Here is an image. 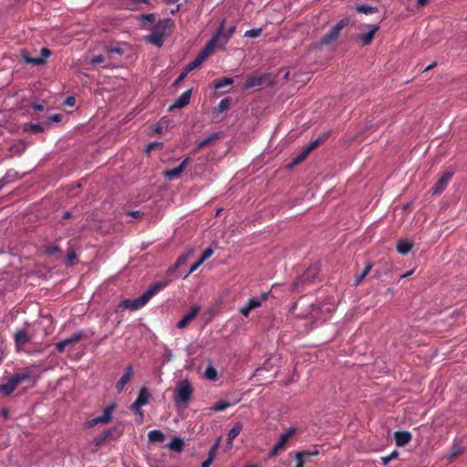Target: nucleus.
<instances>
[{"label":"nucleus","mask_w":467,"mask_h":467,"mask_svg":"<svg viewBox=\"0 0 467 467\" xmlns=\"http://www.w3.org/2000/svg\"><path fill=\"white\" fill-rule=\"evenodd\" d=\"M175 28V23L171 18H164L159 20L158 23L152 26L150 34L145 36V40L158 47H161L164 41L169 37Z\"/></svg>","instance_id":"nucleus-1"},{"label":"nucleus","mask_w":467,"mask_h":467,"mask_svg":"<svg viewBox=\"0 0 467 467\" xmlns=\"http://www.w3.org/2000/svg\"><path fill=\"white\" fill-rule=\"evenodd\" d=\"M170 282V280L157 282L150 285L140 296L135 299H124L119 306L126 309L138 310L143 307L154 295L167 287Z\"/></svg>","instance_id":"nucleus-2"},{"label":"nucleus","mask_w":467,"mask_h":467,"mask_svg":"<svg viewBox=\"0 0 467 467\" xmlns=\"http://www.w3.org/2000/svg\"><path fill=\"white\" fill-rule=\"evenodd\" d=\"M33 367L26 368L13 374L6 383L0 384V395L7 397L11 395L18 385L34 379Z\"/></svg>","instance_id":"nucleus-3"},{"label":"nucleus","mask_w":467,"mask_h":467,"mask_svg":"<svg viewBox=\"0 0 467 467\" xmlns=\"http://www.w3.org/2000/svg\"><path fill=\"white\" fill-rule=\"evenodd\" d=\"M192 392L193 389L188 379L178 381L173 394L175 405L180 408H187Z\"/></svg>","instance_id":"nucleus-4"},{"label":"nucleus","mask_w":467,"mask_h":467,"mask_svg":"<svg viewBox=\"0 0 467 467\" xmlns=\"http://www.w3.org/2000/svg\"><path fill=\"white\" fill-rule=\"evenodd\" d=\"M349 24V19L348 17H345L341 19L339 22H337L327 34H325L321 40L320 44L322 46H329L333 42H335L337 37L339 36V34L341 30L347 26Z\"/></svg>","instance_id":"nucleus-5"},{"label":"nucleus","mask_w":467,"mask_h":467,"mask_svg":"<svg viewBox=\"0 0 467 467\" xmlns=\"http://www.w3.org/2000/svg\"><path fill=\"white\" fill-rule=\"evenodd\" d=\"M271 292H264L258 297H253L248 300L246 305H244L241 309L240 313L244 317H247L250 315V312L257 307H260L263 302L266 301L270 296Z\"/></svg>","instance_id":"nucleus-6"},{"label":"nucleus","mask_w":467,"mask_h":467,"mask_svg":"<svg viewBox=\"0 0 467 467\" xmlns=\"http://www.w3.org/2000/svg\"><path fill=\"white\" fill-rule=\"evenodd\" d=\"M296 433V429L291 427L286 430L285 432H284L276 444L273 447L271 451L269 452V458H274L276 455L280 453V451H284L285 449L286 443L288 440Z\"/></svg>","instance_id":"nucleus-7"},{"label":"nucleus","mask_w":467,"mask_h":467,"mask_svg":"<svg viewBox=\"0 0 467 467\" xmlns=\"http://www.w3.org/2000/svg\"><path fill=\"white\" fill-rule=\"evenodd\" d=\"M116 409V405L112 404L106 407L101 416L95 417L86 422L88 428H92L98 424H108L112 419V413Z\"/></svg>","instance_id":"nucleus-8"},{"label":"nucleus","mask_w":467,"mask_h":467,"mask_svg":"<svg viewBox=\"0 0 467 467\" xmlns=\"http://www.w3.org/2000/svg\"><path fill=\"white\" fill-rule=\"evenodd\" d=\"M225 20H223L215 32V36H219L221 41V48L224 49L227 42L236 30L235 26H231L228 29L224 28Z\"/></svg>","instance_id":"nucleus-9"},{"label":"nucleus","mask_w":467,"mask_h":467,"mask_svg":"<svg viewBox=\"0 0 467 467\" xmlns=\"http://www.w3.org/2000/svg\"><path fill=\"white\" fill-rule=\"evenodd\" d=\"M215 47H221L219 36H213L204 47L198 54L203 60H206L214 51Z\"/></svg>","instance_id":"nucleus-10"},{"label":"nucleus","mask_w":467,"mask_h":467,"mask_svg":"<svg viewBox=\"0 0 467 467\" xmlns=\"http://www.w3.org/2000/svg\"><path fill=\"white\" fill-rule=\"evenodd\" d=\"M453 173V171H446L445 172H443V174L441 176V178L438 180L435 186L431 190L433 195H439L446 189L449 182L452 178Z\"/></svg>","instance_id":"nucleus-11"},{"label":"nucleus","mask_w":467,"mask_h":467,"mask_svg":"<svg viewBox=\"0 0 467 467\" xmlns=\"http://www.w3.org/2000/svg\"><path fill=\"white\" fill-rule=\"evenodd\" d=\"M190 161H191V159L189 157L185 158L178 167L164 171V172H163L164 177L168 180H173V179L179 178L181 176V174L185 171V169L189 165Z\"/></svg>","instance_id":"nucleus-12"},{"label":"nucleus","mask_w":467,"mask_h":467,"mask_svg":"<svg viewBox=\"0 0 467 467\" xmlns=\"http://www.w3.org/2000/svg\"><path fill=\"white\" fill-rule=\"evenodd\" d=\"M200 309V306H192L190 311L177 323L176 327L180 329L185 328L197 317Z\"/></svg>","instance_id":"nucleus-13"},{"label":"nucleus","mask_w":467,"mask_h":467,"mask_svg":"<svg viewBox=\"0 0 467 467\" xmlns=\"http://www.w3.org/2000/svg\"><path fill=\"white\" fill-rule=\"evenodd\" d=\"M132 375H133V368L131 365H129L126 367L124 374L121 376V378L116 383V389L118 391V393H121L124 390L125 386L130 380Z\"/></svg>","instance_id":"nucleus-14"},{"label":"nucleus","mask_w":467,"mask_h":467,"mask_svg":"<svg viewBox=\"0 0 467 467\" xmlns=\"http://www.w3.org/2000/svg\"><path fill=\"white\" fill-rule=\"evenodd\" d=\"M31 337L28 335L26 328L18 329L14 335V341L17 349L21 348L27 342H29Z\"/></svg>","instance_id":"nucleus-15"},{"label":"nucleus","mask_w":467,"mask_h":467,"mask_svg":"<svg viewBox=\"0 0 467 467\" xmlns=\"http://www.w3.org/2000/svg\"><path fill=\"white\" fill-rule=\"evenodd\" d=\"M191 96H192V90L191 89L182 92L176 99V100L174 101V103L171 107V109H182L185 106H187L189 104V102H190Z\"/></svg>","instance_id":"nucleus-16"},{"label":"nucleus","mask_w":467,"mask_h":467,"mask_svg":"<svg viewBox=\"0 0 467 467\" xmlns=\"http://www.w3.org/2000/svg\"><path fill=\"white\" fill-rule=\"evenodd\" d=\"M120 431L119 430L118 427H114L112 429H108V430H105L101 436L98 437L95 439V444L97 446H100L102 445L109 438H112L114 434H117V435H119L120 434Z\"/></svg>","instance_id":"nucleus-17"},{"label":"nucleus","mask_w":467,"mask_h":467,"mask_svg":"<svg viewBox=\"0 0 467 467\" xmlns=\"http://www.w3.org/2000/svg\"><path fill=\"white\" fill-rule=\"evenodd\" d=\"M394 437L398 447H403L411 441V433L405 431H396Z\"/></svg>","instance_id":"nucleus-18"},{"label":"nucleus","mask_w":467,"mask_h":467,"mask_svg":"<svg viewBox=\"0 0 467 467\" xmlns=\"http://www.w3.org/2000/svg\"><path fill=\"white\" fill-rule=\"evenodd\" d=\"M379 30V25H373L371 26L370 31L365 34H361L358 36V38L362 42L364 46H368L371 44V42L374 39L375 34Z\"/></svg>","instance_id":"nucleus-19"},{"label":"nucleus","mask_w":467,"mask_h":467,"mask_svg":"<svg viewBox=\"0 0 467 467\" xmlns=\"http://www.w3.org/2000/svg\"><path fill=\"white\" fill-rule=\"evenodd\" d=\"M150 398V394L149 392V389L146 387H142L140 389L138 397L135 400L136 405H139V406L147 405L149 403Z\"/></svg>","instance_id":"nucleus-20"},{"label":"nucleus","mask_w":467,"mask_h":467,"mask_svg":"<svg viewBox=\"0 0 467 467\" xmlns=\"http://www.w3.org/2000/svg\"><path fill=\"white\" fill-rule=\"evenodd\" d=\"M221 136H222L221 132H213L206 139H203V140L198 141L197 150H201V149H203V148L211 145L213 141L220 139Z\"/></svg>","instance_id":"nucleus-21"},{"label":"nucleus","mask_w":467,"mask_h":467,"mask_svg":"<svg viewBox=\"0 0 467 467\" xmlns=\"http://www.w3.org/2000/svg\"><path fill=\"white\" fill-rule=\"evenodd\" d=\"M243 430V424L236 422L227 434V442L232 445L233 441L240 434Z\"/></svg>","instance_id":"nucleus-22"},{"label":"nucleus","mask_w":467,"mask_h":467,"mask_svg":"<svg viewBox=\"0 0 467 467\" xmlns=\"http://www.w3.org/2000/svg\"><path fill=\"white\" fill-rule=\"evenodd\" d=\"M412 248V243L408 240H400L397 243V250L400 254H407Z\"/></svg>","instance_id":"nucleus-23"},{"label":"nucleus","mask_w":467,"mask_h":467,"mask_svg":"<svg viewBox=\"0 0 467 467\" xmlns=\"http://www.w3.org/2000/svg\"><path fill=\"white\" fill-rule=\"evenodd\" d=\"M263 81H264L263 76H251L246 79L244 87V88H251L255 86L262 85Z\"/></svg>","instance_id":"nucleus-24"},{"label":"nucleus","mask_w":467,"mask_h":467,"mask_svg":"<svg viewBox=\"0 0 467 467\" xmlns=\"http://www.w3.org/2000/svg\"><path fill=\"white\" fill-rule=\"evenodd\" d=\"M148 438L151 442H162L165 440V435L160 430H152L148 433Z\"/></svg>","instance_id":"nucleus-25"},{"label":"nucleus","mask_w":467,"mask_h":467,"mask_svg":"<svg viewBox=\"0 0 467 467\" xmlns=\"http://www.w3.org/2000/svg\"><path fill=\"white\" fill-rule=\"evenodd\" d=\"M372 266H373L372 263H370V262L367 263V265H365L363 271L360 274L356 275V277H355V285H359L363 281V279L367 276V275L371 270Z\"/></svg>","instance_id":"nucleus-26"},{"label":"nucleus","mask_w":467,"mask_h":467,"mask_svg":"<svg viewBox=\"0 0 467 467\" xmlns=\"http://www.w3.org/2000/svg\"><path fill=\"white\" fill-rule=\"evenodd\" d=\"M355 10L358 13L365 14V15L374 14L379 11L376 6H370L368 5H358L355 7Z\"/></svg>","instance_id":"nucleus-27"},{"label":"nucleus","mask_w":467,"mask_h":467,"mask_svg":"<svg viewBox=\"0 0 467 467\" xmlns=\"http://www.w3.org/2000/svg\"><path fill=\"white\" fill-rule=\"evenodd\" d=\"M168 448L176 452H181L183 449V441L180 438H173L168 444Z\"/></svg>","instance_id":"nucleus-28"},{"label":"nucleus","mask_w":467,"mask_h":467,"mask_svg":"<svg viewBox=\"0 0 467 467\" xmlns=\"http://www.w3.org/2000/svg\"><path fill=\"white\" fill-rule=\"evenodd\" d=\"M22 57L27 64H32L34 66L44 65L43 58L31 57L28 53H24Z\"/></svg>","instance_id":"nucleus-29"},{"label":"nucleus","mask_w":467,"mask_h":467,"mask_svg":"<svg viewBox=\"0 0 467 467\" xmlns=\"http://www.w3.org/2000/svg\"><path fill=\"white\" fill-rule=\"evenodd\" d=\"M205 60H203L199 55H197V57L194 58L193 61H192L191 63H189L185 68L187 69V71L191 72L192 70H194L195 68L199 67Z\"/></svg>","instance_id":"nucleus-30"},{"label":"nucleus","mask_w":467,"mask_h":467,"mask_svg":"<svg viewBox=\"0 0 467 467\" xmlns=\"http://www.w3.org/2000/svg\"><path fill=\"white\" fill-rule=\"evenodd\" d=\"M318 454L319 451L317 449H315L313 451H301L296 453V458H303L304 460H306V458L308 457L317 456Z\"/></svg>","instance_id":"nucleus-31"},{"label":"nucleus","mask_w":467,"mask_h":467,"mask_svg":"<svg viewBox=\"0 0 467 467\" xmlns=\"http://www.w3.org/2000/svg\"><path fill=\"white\" fill-rule=\"evenodd\" d=\"M233 404L230 402H227L225 400H219L211 408L213 411H223L229 407H231Z\"/></svg>","instance_id":"nucleus-32"},{"label":"nucleus","mask_w":467,"mask_h":467,"mask_svg":"<svg viewBox=\"0 0 467 467\" xmlns=\"http://www.w3.org/2000/svg\"><path fill=\"white\" fill-rule=\"evenodd\" d=\"M233 83H234V79L232 78H223L221 79H218L214 83V88L216 89H221V88H224L225 86L232 85Z\"/></svg>","instance_id":"nucleus-33"},{"label":"nucleus","mask_w":467,"mask_h":467,"mask_svg":"<svg viewBox=\"0 0 467 467\" xmlns=\"http://www.w3.org/2000/svg\"><path fill=\"white\" fill-rule=\"evenodd\" d=\"M217 445H213L212 450L209 452L208 458L202 463L201 467H210L214 460V453L216 451Z\"/></svg>","instance_id":"nucleus-34"},{"label":"nucleus","mask_w":467,"mask_h":467,"mask_svg":"<svg viewBox=\"0 0 467 467\" xmlns=\"http://www.w3.org/2000/svg\"><path fill=\"white\" fill-rule=\"evenodd\" d=\"M308 152H306V150L304 148L302 151L294 159L293 162L291 163L292 166L299 164L301 161H303L307 156Z\"/></svg>","instance_id":"nucleus-35"},{"label":"nucleus","mask_w":467,"mask_h":467,"mask_svg":"<svg viewBox=\"0 0 467 467\" xmlns=\"http://www.w3.org/2000/svg\"><path fill=\"white\" fill-rule=\"evenodd\" d=\"M205 377L208 379H211V380H215L217 379V371L216 369L212 367V366H209L206 369H205Z\"/></svg>","instance_id":"nucleus-36"},{"label":"nucleus","mask_w":467,"mask_h":467,"mask_svg":"<svg viewBox=\"0 0 467 467\" xmlns=\"http://www.w3.org/2000/svg\"><path fill=\"white\" fill-rule=\"evenodd\" d=\"M322 142H323V139L318 138V139L311 141L306 147H305V149L306 150V152L310 153L317 146H319Z\"/></svg>","instance_id":"nucleus-37"},{"label":"nucleus","mask_w":467,"mask_h":467,"mask_svg":"<svg viewBox=\"0 0 467 467\" xmlns=\"http://www.w3.org/2000/svg\"><path fill=\"white\" fill-rule=\"evenodd\" d=\"M262 32H263L262 28L250 29V30H247L244 33V36H246V37H258V36H261Z\"/></svg>","instance_id":"nucleus-38"},{"label":"nucleus","mask_w":467,"mask_h":467,"mask_svg":"<svg viewBox=\"0 0 467 467\" xmlns=\"http://www.w3.org/2000/svg\"><path fill=\"white\" fill-rule=\"evenodd\" d=\"M26 130L34 132V133H39V132L44 131V128L40 124L31 123V124L27 125Z\"/></svg>","instance_id":"nucleus-39"},{"label":"nucleus","mask_w":467,"mask_h":467,"mask_svg":"<svg viewBox=\"0 0 467 467\" xmlns=\"http://www.w3.org/2000/svg\"><path fill=\"white\" fill-rule=\"evenodd\" d=\"M107 53L109 55L117 54V55H123L124 50L120 47H113L109 46L106 47Z\"/></svg>","instance_id":"nucleus-40"},{"label":"nucleus","mask_w":467,"mask_h":467,"mask_svg":"<svg viewBox=\"0 0 467 467\" xmlns=\"http://www.w3.org/2000/svg\"><path fill=\"white\" fill-rule=\"evenodd\" d=\"M213 254V249L211 248V247H208L206 248L203 253L202 254L201 257L199 258V260L203 263L204 261H206L207 259H209L212 255Z\"/></svg>","instance_id":"nucleus-41"},{"label":"nucleus","mask_w":467,"mask_h":467,"mask_svg":"<svg viewBox=\"0 0 467 467\" xmlns=\"http://www.w3.org/2000/svg\"><path fill=\"white\" fill-rule=\"evenodd\" d=\"M230 107V99L228 98H225V99H223L220 103H219V106H218V110L220 112H223L226 109H228Z\"/></svg>","instance_id":"nucleus-42"},{"label":"nucleus","mask_w":467,"mask_h":467,"mask_svg":"<svg viewBox=\"0 0 467 467\" xmlns=\"http://www.w3.org/2000/svg\"><path fill=\"white\" fill-rule=\"evenodd\" d=\"M60 248L57 245L49 244L45 247V253L51 255L57 252H59Z\"/></svg>","instance_id":"nucleus-43"},{"label":"nucleus","mask_w":467,"mask_h":467,"mask_svg":"<svg viewBox=\"0 0 467 467\" xmlns=\"http://www.w3.org/2000/svg\"><path fill=\"white\" fill-rule=\"evenodd\" d=\"M316 274H317V268L309 267L304 275V279L308 280L310 278H314Z\"/></svg>","instance_id":"nucleus-44"},{"label":"nucleus","mask_w":467,"mask_h":467,"mask_svg":"<svg viewBox=\"0 0 467 467\" xmlns=\"http://www.w3.org/2000/svg\"><path fill=\"white\" fill-rule=\"evenodd\" d=\"M51 55V51L47 47L41 48V56L37 58H43L44 64L47 62V58L49 57Z\"/></svg>","instance_id":"nucleus-45"},{"label":"nucleus","mask_w":467,"mask_h":467,"mask_svg":"<svg viewBox=\"0 0 467 467\" xmlns=\"http://www.w3.org/2000/svg\"><path fill=\"white\" fill-rule=\"evenodd\" d=\"M72 340L77 343L78 342L79 340H81L82 338L86 337V335L84 334V332L82 331H78V332H75L72 336Z\"/></svg>","instance_id":"nucleus-46"},{"label":"nucleus","mask_w":467,"mask_h":467,"mask_svg":"<svg viewBox=\"0 0 467 467\" xmlns=\"http://www.w3.org/2000/svg\"><path fill=\"white\" fill-rule=\"evenodd\" d=\"M72 340L77 343L78 342L79 340H81L82 338L86 337V335L84 334V332L82 331H78V332H75L72 336Z\"/></svg>","instance_id":"nucleus-47"},{"label":"nucleus","mask_w":467,"mask_h":467,"mask_svg":"<svg viewBox=\"0 0 467 467\" xmlns=\"http://www.w3.org/2000/svg\"><path fill=\"white\" fill-rule=\"evenodd\" d=\"M399 453L397 451H393L391 454L386 457H382V462L384 465H387L390 461L397 458Z\"/></svg>","instance_id":"nucleus-48"},{"label":"nucleus","mask_w":467,"mask_h":467,"mask_svg":"<svg viewBox=\"0 0 467 467\" xmlns=\"http://www.w3.org/2000/svg\"><path fill=\"white\" fill-rule=\"evenodd\" d=\"M203 263H202L200 260H198L195 264H193L189 272L185 275L184 278H187L192 273H193L194 271H196L201 265H202Z\"/></svg>","instance_id":"nucleus-49"},{"label":"nucleus","mask_w":467,"mask_h":467,"mask_svg":"<svg viewBox=\"0 0 467 467\" xmlns=\"http://www.w3.org/2000/svg\"><path fill=\"white\" fill-rule=\"evenodd\" d=\"M67 258L70 264H73V262L77 259V254L73 249H69L67 251Z\"/></svg>","instance_id":"nucleus-50"},{"label":"nucleus","mask_w":467,"mask_h":467,"mask_svg":"<svg viewBox=\"0 0 467 467\" xmlns=\"http://www.w3.org/2000/svg\"><path fill=\"white\" fill-rule=\"evenodd\" d=\"M190 72L187 71V69L184 67V69L182 70V72L179 75V77L176 78L175 82H174V85H177L179 84L181 81H182L186 76L189 74Z\"/></svg>","instance_id":"nucleus-51"},{"label":"nucleus","mask_w":467,"mask_h":467,"mask_svg":"<svg viewBox=\"0 0 467 467\" xmlns=\"http://www.w3.org/2000/svg\"><path fill=\"white\" fill-rule=\"evenodd\" d=\"M104 60H105V58L102 55H98L91 58V64L97 65V64L104 62Z\"/></svg>","instance_id":"nucleus-52"},{"label":"nucleus","mask_w":467,"mask_h":467,"mask_svg":"<svg viewBox=\"0 0 467 467\" xmlns=\"http://www.w3.org/2000/svg\"><path fill=\"white\" fill-rule=\"evenodd\" d=\"M67 347V344L64 340L60 341V342H57L56 344V349L59 352V353H62L64 352L65 348Z\"/></svg>","instance_id":"nucleus-53"},{"label":"nucleus","mask_w":467,"mask_h":467,"mask_svg":"<svg viewBox=\"0 0 467 467\" xmlns=\"http://www.w3.org/2000/svg\"><path fill=\"white\" fill-rule=\"evenodd\" d=\"M162 146H163L162 142H152V143H150L147 146V151L149 152V151L152 150L155 148H162Z\"/></svg>","instance_id":"nucleus-54"},{"label":"nucleus","mask_w":467,"mask_h":467,"mask_svg":"<svg viewBox=\"0 0 467 467\" xmlns=\"http://www.w3.org/2000/svg\"><path fill=\"white\" fill-rule=\"evenodd\" d=\"M141 19L146 20L150 23H153L155 20V16L153 14H143L141 15Z\"/></svg>","instance_id":"nucleus-55"},{"label":"nucleus","mask_w":467,"mask_h":467,"mask_svg":"<svg viewBox=\"0 0 467 467\" xmlns=\"http://www.w3.org/2000/svg\"><path fill=\"white\" fill-rule=\"evenodd\" d=\"M62 116L60 114H53L48 117L49 122H59L61 121Z\"/></svg>","instance_id":"nucleus-56"},{"label":"nucleus","mask_w":467,"mask_h":467,"mask_svg":"<svg viewBox=\"0 0 467 467\" xmlns=\"http://www.w3.org/2000/svg\"><path fill=\"white\" fill-rule=\"evenodd\" d=\"M133 218H140L143 213L140 211H131L127 213Z\"/></svg>","instance_id":"nucleus-57"},{"label":"nucleus","mask_w":467,"mask_h":467,"mask_svg":"<svg viewBox=\"0 0 467 467\" xmlns=\"http://www.w3.org/2000/svg\"><path fill=\"white\" fill-rule=\"evenodd\" d=\"M142 406H139V405H136V402L134 401L131 406H130V410L135 413V414H138L141 410Z\"/></svg>","instance_id":"nucleus-58"},{"label":"nucleus","mask_w":467,"mask_h":467,"mask_svg":"<svg viewBox=\"0 0 467 467\" xmlns=\"http://www.w3.org/2000/svg\"><path fill=\"white\" fill-rule=\"evenodd\" d=\"M186 259H187L186 256H180L176 262V266L177 267L181 266L182 264H184L186 262Z\"/></svg>","instance_id":"nucleus-59"},{"label":"nucleus","mask_w":467,"mask_h":467,"mask_svg":"<svg viewBox=\"0 0 467 467\" xmlns=\"http://www.w3.org/2000/svg\"><path fill=\"white\" fill-rule=\"evenodd\" d=\"M32 108L35 109V110H37V111H43L44 110V106L41 105V104H37V103H34L32 104Z\"/></svg>","instance_id":"nucleus-60"},{"label":"nucleus","mask_w":467,"mask_h":467,"mask_svg":"<svg viewBox=\"0 0 467 467\" xmlns=\"http://www.w3.org/2000/svg\"><path fill=\"white\" fill-rule=\"evenodd\" d=\"M296 467H304L305 463H306V460H304L303 458H296Z\"/></svg>","instance_id":"nucleus-61"},{"label":"nucleus","mask_w":467,"mask_h":467,"mask_svg":"<svg viewBox=\"0 0 467 467\" xmlns=\"http://www.w3.org/2000/svg\"><path fill=\"white\" fill-rule=\"evenodd\" d=\"M66 104L68 106H74L75 105V99L73 97H68L66 99Z\"/></svg>","instance_id":"nucleus-62"},{"label":"nucleus","mask_w":467,"mask_h":467,"mask_svg":"<svg viewBox=\"0 0 467 467\" xmlns=\"http://www.w3.org/2000/svg\"><path fill=\"white\" fill-rule=\"evenodd\" d=\"M133 5L149 4V0H130Z\"/></svg>","instance_id":"nucleus-63"},{"label":"nucleus","mask_w":467,"mask_h":467,"mask_svg":"<svg viewBox=\"0 0 467 467\" xmlns=\"http://www.w3.org/2000/svg\"><path fill=\"white\" fill-rule=\"evenodd\" d=\"M429 2H430V0H418V2H417V5H418V6H424V5H426Z\"/></svg>","instance_id":"nucleus-64"}]
</instances>
